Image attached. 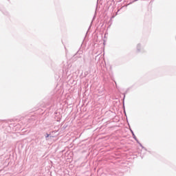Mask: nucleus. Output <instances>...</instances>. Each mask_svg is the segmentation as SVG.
Segmentation results:
<instances>
[{
  "label": "nucleus",
  "mask_w": 176,
  "mask_h": 176,
  "mask_svg": "<svg viewBox=\"0 0 176 176\" xmlns=\"http://www.w3.org/2000/svg\"><path fill=\"white\" fill-rule=\"evenodd\" d=\"M130 131L131 132V134L133 135V138H134L135 140H137V136H135V134H134V131H133L131 129H130Z\"/></svg>",
  "instance_id": "nucleus-1"
},
{
  "label": "nucleus",
  "mask_w": 176,
  "mask_h": 176,
  "mask_svg": "<svg viewBox=\"0 0 176 176\" xmlns=\"http://www.w3.org/2000/svg\"><path fill=\"white\" fill-rule=\"evenodd\" d=\"M141 49V44H138L137 45V52H140Z\"/></svg>",
  "instance_id": "nucleus-2"
},
{
  "label": "nucleus",
  "mask_w": 176,
  "mask_h": 176,
  "mask_svg": "<svg viewBox=\"0 0 176 176\" xmlns=\"http://www.w3.org/2000/svg\"><path fill=\"white\" fill-rule=\"evenodd\" d=\"M49 137H50V134L46 133V134H45V140H46V141H48Z\"/></svg>",
  "instance_id": "nucleus-3"
},
{
  "label": "nucleus",
  "mask_w": 176,
  "mask_h": 176,
  "mask_svg": "<svg viewBox=\"0 0 176 176\" xmlns=\"http://www.w3.org/2000/svg\"><path fill=\"white\" fill-rule=\"evenodd\" d=\"M124 98H126V94H124L123 104H124Z\"/></svg>",
  "instance_id": "nucleus-4"
},
{
  "label": "nucleus",
  "mask_w": 176,
  "mask_h": 176,
  "mask_svg": "<svg viewBox=\"0 0 176 176\" xmlns=\"http://www.w3.org/2000/svg\"><path fill=\"white\" fill-rule=\"evenodd\" d=\"M139 145H140V146H141V148H142L143 149H144V148H145V147H144V146H142V144H141V143H139Z\"/></svg>",
  "instance_id": "nucleus-5"
},
{
  "label": "nucleus",
  "mask_w": 176,
  "mask_h": 176,
  "mask_svg": "<svg viewBox=\"0 0 176 176\" xmlns=\"http://www.w3.org/2000/svg\"><path fill=\"white\" fill-rule=\"evenodd\" d=\"M135 141H136V142L138 143V144H140V141L138 140V139H137V140H135Z\"/></svg>",
  "instance_id": "nucleus-6"
}]
</instances>
